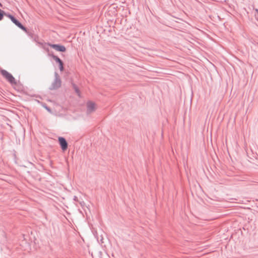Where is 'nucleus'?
I'll list each match as a JSON object with an SVG mask.
<instances>
[{"label": "nucleus", "instance_id": "obj_10", "mask_svg": "<svg viewBox=\"0 0 258 258\" xmlns=\"http://www.w3.org/2000/svg\"><path fill=\"white\" fill-rule=\"evenodd\" d=\"M73 200L75 201H78V197L76 196H74Z\"/></svg>", "mask_w": 258, "mask_h": 258}, {"label": "nucleus", "instance_id": "obj_9", "mask_svg": "<svg viewBox=\"0 0 258 258\" xmlns=\"http://www.w3.org/2000/svg\"><path fill=\"white\" fill-rule=\"evenodd\" d=\"M4 16V12L0 9V20H2Z\"/></svg>", "mask_w": 258, "mask_h": 258}, {"label": "nucleus", "instance_id": "obj_8", "mask_svg": "<svg viewBox=\"0 0 258 258\" xmlns=\"http://www.w3.org/2000/svg\"><path fill=\"white\" fill-rule=\"evenodd\" d=\"M59 69H60V71H63V67L62 62H61L60 63H59Z\"/></svg>", "mask_w": 258, "mask_h": 258}, {"label": "nucleus", "instance_id": "obj_1", "mask_svg": "<svg viewBox=\"0 0 258 258\" xmlns=\"http://www.w3.org/2000/svg\"><path fill=\"white\" fill-rule=\"evenodd\" d=\"M0 73L12 85L16 84V80L14 77L8 72L4 70H1Z\"/></svg>", "mask_w": 258, "mask_h": 258}, {"label": "nucleus", "instance_id": "obj_2", "mask_svg": "<svg viewBox=\"0 0 258 258\" xmlns=\"http://www.w3.org/2000/svg\"><path fill=\"white\" fill-rule=\"evenodd\" d=\"M8 17L18 27H19L22 30H23L25 31H26V29L18 21H17L13 16L9 15H8Z\"/></svg>", "mask_w": 258, "mask_h": 258}, {"label": "nucleus", "instance_id": "obj_7", "mask_svg": "<svg viewBox=\"0 0 258 258\" xmlns=\"http://www.w3.org/2000/svg\"><path fill=\"white\" fill-rule=\"evenodd\" d=\"M53 59L55 60V61H56L58 63L62 62V61L60 59V58H59L58 57H57L56 56H53Z\"/></svg>", "mask_w": 258, "mask_h": 258}, {"label": "nucleus", "instance_id": "obj_12", "mask_svg": "<svg viewBox=\"0 0 258 258\" xmlns=\"http://www.w3.org/2000/svg\"><path fill=\"white\" fill-rule=\"evenodd\" d=\"M0 6H2V5H1V3H0Z\"/></svg>", "mask_w": 258, "mask_h": 258}, {"label": "nucleus", "instance_id": "obj_3", "mask_svg": "<svg viewBox=\"0 0 258 258\" xmlns=\"http://www.w3.org/2000/svg\"><path fill=\"white\" fill-rule=\"evenodd\" d=\"M61 86V81L57 75L56 76L55 80L54 82L52 84L51 89H55L60 87Z\"/></svg>", "mask_w": 258, "mask_h": 258}, {"label": "nucleus", "instance_id": "obj_5", "mask_svg": "<svg viewBox=\"0 0 258 258\" xmlns=\"http://www.w3.org/2000/svg\"><path fill=\"white\" fill-rule=\"evenodd\" d=\"M87 112L91 113L94 111L96 109V104L92 102H89L87 104Z\"/></svg>", "mask_w": 258, "mask_h": 258}, {"label": "nucleus", "instance_id": "obj_4", "mask_svg": "<svg viewBox=\"0 0 258 258\" xmlns=\"http://www.w3.org/2000/svg\"><path fill=\"white\" fill-rule=\"evenodd\" d=\"M58 141H59V144L61 146V149L63 151L66 150L68 148V143H67L66 140H65V139L62 137H59Z\"/></svg>", "mask_w": 258, "mask_h": 258}, {"label": "nucleus", "instance_id": "obj_6", "mask_svg": "<svg viewBox=\"0 0 258 258\" xmlns=\"http://www.w3.org/2000/svg\"><path fill=\"white\" fill-rule=\"evenodd\" d=\"M50 46L55 49L57 51H61V52H64L66 50L65 47L62 45H59L57 44H52L50 45Z\"/></svg>", "mask_w": 258, "mask_h": 258}, {"label": "nucleus", "instance_id": "obj_11", "mask_svg": "<svg viewBox=\"0 0 258 258\" xmlns=\"http://www.w3.org/2000/svg\"><path fill=\"white\" fill-rule=\"evenodd\" d=\"M255 11L257 12V13L258 14V9H256L255 10Z\"/></svg>", "mask_w": 258, "mask_h": 258}]
</instances>
